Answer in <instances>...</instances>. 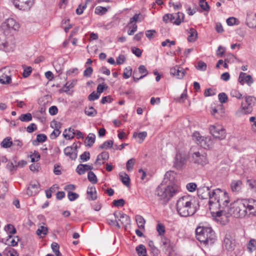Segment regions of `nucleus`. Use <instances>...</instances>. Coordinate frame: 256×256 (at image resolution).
Masks as SVG:
<instances>
[{"instance_id":"nucleus-57","label":"nucleus","mask_w":256,"mask_h":256,"mask_svg":"<svg viewBox=\"0 0 256 256\" xmlns=\"http://www.w3.org/2000/svg\"><path fill=\"white\" fill-rule=\"evenodd\" d=\"M196 68L198 70L204 71L206 69V64L202 61H200L198 62V66H196Z\"/></svg>"},{"instance_id":"nucleus-35","label":"nucleus","mask_w":256,"mask_h":256,"mask_svg":"<svg viewBox=\"0 0 256 256\" xmlns=\"http://www.w3.org/2000/svg\"><path fill=\"white\" fill-rule=\"evenodd\" d=\"M138 69L139 72L142 74H144L141 76L140 77H139L138 78H137L136 80H135V82H138V80L143 78L148 74V72L146 66L144 65H140L138 67Z\"/></svg>"},{"instance_id":"nucleus-24","label":"nucleus","mask_w":256,"mask_h":256,"mask_svg":"<svg viewBox=\"0 0 256 256\" xmlns=\"http://www.w3.org/2000/svg\"><path fill=\"white\" fill-rule=\"evenodd\" d=\"M96 136L92 133H90L86 138L84 144L86 146L92 147L95 142Z\"/></svg>"},{"instance_id":"nucleus-10","label":"nucleus","mask_w":256,"mask_h":256,"mask_svg":"<svg viewBox=\"0 0 256 256\" xmlns=\"http://www.w3.org/2000/svg\"><path fill=\"white\" fill-rule=\"evenodd\" d=\"M188 158V156L184 153H177L174 158V166L177 170L182 169L187 162Z\"/></svg>"},{"instance_id":"nucleus-5","label":"nucleus","mask_w":256,"mask_h":256,"mask_svg":"<svg viewBox=\"0 0 256 256\" xmlns=\"http://www.w3.org/2000/svg\"><path fill=\"white\" fill-rule=\"evenodd\" d=\"M197 239L204 243H213L216 238L214 232L211 228L198 226L196 230Z\"/></svg>"},{"instance_id":"nucleus-18","label":"nucleus","mask_w":256,"mask_h":256,"mask_svg":"<svg viewBox=\"0 0 256 256\" xmlns=\"http://www.w3.org/2000/svg\"><path fill=\"white\" fill-rule=\"evenodd\" d=\"M185 71L180 67L175 66L170 70V74L174 76H176L178 78H182L185 74Z\"/></svg>"},{"instance_id":"nucleus-26","label":"nucleus","mask_w":256,"mask_h":256,"mask_svg":"<svg viewBox=\"0 0 256 256\" xmlns=\"http://www.w3.org/2000/svg\"><path fill=\"white\" fill-rule=\"evenodd\" d=\"M188 32L189 36L188 37V40L191 42H195L198 38V32L196 30L193 28H190Z\"/></svg>"},{"instance_id":"nucleus-37","label":"nucleus","mask_w":256,"mask_h":256,"mask_svg":"<svg viewBox=\"0 0 256 256\" xmlns=\"http://www.w3.org/2000/svg\"><path fill=\"white\" fill-rule=\"evenodd\" d=\"M20 239L18 236L13 238L11 235H9L6 239V241L9 242L12 246H16L18 244V242Z\"/></svg>"},{"instance_id":"nucleus-28","label":"nucleus","mask_w":256,"mask_h":256,"mask_svg":"<svg viewBox=\"0 0 256 256\" xmlns=\"http://www.w3.org/2000/svg\"><path fill=\"white\" fill-rule=\"evenodd\" d=\"M48 228L44 226H40L36 232V234L40 238H42L47 234Z\"/></svg>"},{"instance_id":"nucleus-29","label":"nucleus","mask_w":256,"mask_h":256,"mask_svg":"<svg viewBox=\"0 0 256 256\" xmlns=\"http://www.w3.org/2000/svg\"><path fill=\"white\" fill-rule=\"evenodd\" d=\"M118 220L121 222L122 224L124 226H126L130 224V218L124 214H122Z\"/></svg>"},{"instance_id":"nucleus-9","label":"nucleus","mask_w":256,"mask_h":256,"mask_svg":"<svg viewBox=\"0 0 256 256\" xmlns=\"http://www.w3.org/2000/svg\"><path fill=\"white\" fill-rule=\"evenodd\" d=\"M245 100L248 106H243V102H242L240 112L244 114H250L252 110V106L256 102V98L252 96H246Z\"/></svg>"},{"instance_id":"nucleus-23","label":"nucleus","mask_w":256,"mask_h":256,"mask_svg":"<svg viewBox=\"0 0 256 256\" xmlns=\"http://www.w3.org/2000/svg\"><path fill=\"white\" fill-rule=\"evenodd\" d=\"M252 202L246 200V204L245 208H246V214L249 212V214H256V206L254 204H251Z\"/></svg>"},{"instance_id":"nucleus-6","label":"nucleus","mask_w":256,"mask_h":256,"mask_svg":"<svg viewBox=\"0 0 256 256\" xmlns=\"http://www.w3.org/2000/svg\"><path fill=\"white\" fill-rule=\"evenodd\" d=\"M192 136L195 138L196 143L205 149L210 148L213 145V140L210 136H201L198 132H194Z\"/></svg>"},{"instance_id":"nucleus-17","label":"nucleus","mask_w":256,"mask_h":256,"mask_svg":"<svg viewBox=\"0 0 256 256\" xmlns=\"http://www.w3.org/2000/svg\"><path fill=\"white\" fill-rule=\"evenodd\" d=\"M50 126L52 128H54V130L50 134V137L51 139L54 140L60 134V128H61V124L60 122L53 120L50 124Z\"/></svg>"},{"instance_id":"nucleus-19","label":"nucleus","mask_w":256,"mask_h":256,"mask_svg":"<svg viewBox=\"0 0 256 256\" xmlns=\"http://www.w3.org/2000/svg\"><path fill=\"white\" fill-rule=\"evenodd\" d=\"M6 68L0 70V82L2 84H10L11 78L10 75L6 74Z\"/></svg>"},{"instance_id":"nucleus-7","label":"nucleus","mask_w":256,"mask_h":256,"mask_svg":"<svg viewBox=\"0 0 256 256\" xmlns=\"http://www.w3.org/2000/svg\"><path fill=\"white\" fill-rule=\"evenodd\" d=\"M224 246L228 251L234 250L236 247V236L234 232H226L224 240Z\"/></svg>"},{"instance_id":"nucleus-4","label":"nucleus","mask_w":256,"mask_h":256,"mask_svg":"<svg viewBox=\"0 0 256 256\" xmlns=\"http://www.w3.org/2000/svg\"><path fill=\"white\" fill-rule=\"evenodd\" d=\"M246 200H237L232 202L227 208V213L236 218H244L246 214Z\"/></svg>"},{"instance_id":"nucleus-21","label":"nucleus","mask_w":256,"mask_h":256,"mask_svg":"<svg viewBox=\"0 0 256 256\" xmlns=\"http://www.w3.org/2000/svg\"><path fill=\"white\" fill-rule=\"evenodd\" d=\"M242 182L240 180H234L230 184V188L232 192H238L242 190Z\"/></svg>"},{"instance_id":"nucleus-45","label":"nucleus","mask_w":256,"mask_h":256,"mask_svg":"<svg viewBox=\"0 0 256 256\" xmlns=\"http://www.w3.org/2000/svg\"><path fill=\"white\" fill-rule=\"evenodd\" d=\"M108 12V9L106 7L98 6L95 9V13L97 14L102 16Z\"/></svg>"},{"instance_id":"nucleus-8","label":"nucleus","mask_w":256,"mask_h":256,"mask_svg":"<svg viewBox=\"0 0 256 256\" xmlns=\"http://www.w3.org/2000/svg\"><path fill=\"white\" fill-rule=\"evenodd\" d=\"M210 133L216 138L222 140L226 136V132L224 128L218 124L211 125L209 128Z\"/></svg>"},{"instance_id":"nucleus-2","label":"nucleus","mask_w":256,"mask_h":256,"mask_svg":"<svg viewBox=\"0 0 256 256\" xmlns=\"http://www.w3.org/2000/svg\"><path fill=\"white\" fill-rule=\"evenodd\" d=\"M178 187L174 184L169 183L166 186L161 184L156 188L155 194L158 197L159 200H162L163 203L165 204L178 192Z\"/></svg>"},{"instance_id":"nucleus-55","label":"nucleus","mask_w":256,"mask_h":256,"mask_svg":"<svg viewBox=\"0 0 256 256\" xmlns=\"http://www.w3.org/2000/svg\"><path fill=\"white\" fill-rule=\"evenodd\" d=\"M156 230L160 235L162 236L165 232V227L163 224H158L156 226Z\"/></svg>"},{"instance_id":"nucleus-59","label":"nucleus","mask_w":256,"mask_h":256,"mask_svg":"<svg viewBox=\"0 0 256 256\" xmlns=\"http://www.w3.org/2000/svg\"><path fill=\"white\" fill-rule=\"evenodd\" d=\"M108 88V86L106 84H100L97 86L96 88V93L100 94L102 92H103L104 90L107 89Z\"/></svg>"},{"instance_id":"nucleus-60","label":"nucleus","mask_w":256,"mask_h":256,"mask_svg":"<svg viewBox=\"0 0 256 256\" xmlns=\"http://www.w3.org/2000/svg\"><path fill=\"white\" fill-rule=\"evenodd\" d=\"M6 230L9 234H14L16 232V230L14 226L10 224H8L5 228Z\"/></svg>"},{"instance_id":"nucleus-52","label":"nucleus","mask_w":256,"mask_h":256,"mask_svg":"<svg viewBox=\"0 0 256 256\" xmlns=\"http://www.w3.org/2000/svg\"><path fill=\"white\" fill-rule=\"evenodd\" d=\"M200 7L205 11H208L210 10V6L206 2L205 0H200Z\"/></svg>"},{"instance_id":"nucleus-32","label":"nucleus","mask_w":256,"mask_h":256,"mask_svg":"<svg viewBox=\"0 0 256 256\" xmlns=\"http://www.w3.org/2000/svg\"><path fill=\"white\" fill-rule=\"evenodd\" d=\"M47 139V137L46 134H38L36 136V140L32 141V144L34 145L38 144V142H45Z\"/></svg>"},{"instance_id":"nucleus-62","label":"nucleus","mask_w":256,"mask_h":256,"mask_svg":"<svg viewBox=\"0 0 256 256\" xmlns=\"http://www.w3.org/2000/svg\"><path fill=\"white\" fill-rule=\"evenodd\" d=\"M80 159L83 162H86L90 158V154L88 152H84L80 156Z\"/></svg>"},{"instance_id":"nucleus-34","label":"nucleus","mask_w":256,"mask_h":256,"mask_svg":"<svg viewBox=\"0 0 256 256\" xmlns=\"http://www.w3.org/2000/svg\"><path fill=\"white\" fill-rule=\"evenodd\" d=\"M136 220L139 228H144L146 221L142 216L136 215Z\"/></svg>"},{"instance_id":"nucleus-54","label":"nucleus","mask_w":256,"mask_h":256,"mask_svg":"<svg viewBox=\"0 0 256 256\" xmlns=\"http://www.w3.org/2000/svg\"><path fill=\"white\" fill-rule=\"evenodd\" d=\"M219 101L221 103H225L228 100V98L227 95L224 92H221L218 96Z\"/></svg>"},{"instance_id":"nucleus-47","label":"nucleus","mask_w":256,"mask_h":256,"mask_svg":"<svg viewBox=\"0 0 256 256\" xmlns=\"http://www.w3.org/2000/svg\"><path fill=\"white\" fill-rule=\"evenodd\" d=\"M175 173L173 171L167 172L164 175V180H168L170 183L174 179Z\"/></svg>"},{"instance_id":"nucleus-11","label":"nucleus","mask_w":256,"mask_h":256,"mask_svg":"<svg viewBox=\"0 0 256 256\" xmlns=\"http://www.w3.org/2000/svg\"><path fill=\"white\" fill-rule=\"evenodd\" d=\"M192 156V160L195 164L204 166L208 162L207 154L203 151L194 152Z\"/></svg>"},{"instance_id":"nucleus-15","label":"nucleus","mask_w":256,"mask_h":256,"mask_svg":"<svg viewBox=\"0 0 256 256\" xmlns=\"http://www.w3.org/2000/svg\"><path fill=\"white\" fill-rule=\"evenodd\" d=\"M78 146L75 143H74L72 146L66 147L64 152V154L68 156L72 160H75L78 156Z\"/></svg>"},{"instance_id":"nucleus-53","label":"nucleus","mask_w":256,"mask_h":256,"mask_svg":"<svg viewBox=\"0 0 256 256\" xmlns=\"http://www.w3.org/2000/svg\"><path fill=\"white\" fill-rule=\"evenodd\" d=\"M247 74L243 72H240L239 75L238 81L242 84L244 85L246 82V78Z\"/></svg>"},{"instance_id":"nucleus-25","label":"nucleus","mask_w":256,"mask_h":256,"mask_svg":"<svg viewBox=\"0 0 256 256\" xmlns=\"http://www.w3.org/2000/svg\"><path fill=\"white\" fill-rule=\"evenodd\" d=\"M119 176L120 180L126 186H129L130 185V178L128 174L126 172H120Z\"/></svg>"},{"instance_id":"nucleus-38","label":"nucleus","mask_w":256,"mask_h":256,"mask_svg":"<svg viewBox=\"0 0 256 256\" xmlns=\"http://www.w3.org/2000/svg\"><path fill=\"white\" fill-rule=\"evenodd\" d=\"M68 131L72 134V136H70V134H68L66 133L67 130L66 129L63 133V136L64 138L67 140H70L74 138V136L75 135V132L76 130H75L74 128H70L68 129Z\"/></svg>"},{"instance_id":"nucleus-41","label":"nucleus","mask_w":256,"mask_h":256,"mask_svg":"<svg viewBox=\"0 0 256 256\" xmlns=\"http://www.w3.org/2000/svg\"><path fill=\"white\" fill-rule=\"evenodd\" d=\"M88 180L93 184H96L98 182V178L96 174L92 171H90L88 172Z\"/></svg>"},{"instance_id":"nucleus-61","label":"nucleus","mask_w":256,"mask_h":256,"mask_svg":"<svg viewBox=\"0 0 256 256\" xmlns=\"http://www.w3.org/2000/svg\"><path fill=\"white\" fill-rule=\"evenodd\" d=\"M7 169L10 172L16 170L17 169V165L14 164L12 162H8L6 164Z\"/></svg>"},{"instance_id":"nucleus-46","label":"nucleus","mask_w":256,"mask_h":256,"mask_svg":"<svg viewBox=\"0 0 256 256\" xmlns=\"http://www.w3.org/2000/svg\"><path fill=\"white\" fill-rule=\"evenodd\" d=\"M230 94L231 96L238 100L242 98V94L236 89H232L230 92Z\"/></svg>"},{"instance_id":"nucleus-39","label":"nucleus","mask_w":256,"mask_h":256,"mask_svg":"<svg viewBox=\"0 0 256 256\" xmlns=\"http://www.w3.org/2000/svg\"><path fill=\"white\" fill-rule=\"evenodd\" d=\"M109 158V154L107 152H103L99 154L96 158V162H98L101 160H108Z\"/></svg>"},{"instance_id":"nucleus-64","label":"nucleus","mask_w":256,"mask_h":256,"mask_svg":"<svg viewBox=\"0 0 256 256\" xmlns=\"http://www.w3.org/2000/svg\"><path fill=\"white\" fill-rule=\"evenodd\" d=\"M246 20V24L250 28H254L256 27V19L254 18L250 20L249 18H248Z\"/></svg>"},{"instance_id":"nucleus-63","label":"nucleus","mask_w":256,"mask_h":256,"mask_svg":"<svg viewBox=\"0 0 256 256\" xmlns=\"http://www.w3.org/2000/svg\"><path fill=\"white\" fill-rule=\"evenodd\" d=\"M187 190L190 192H194L196 188V184L194 182H190L186 184Z\"/></svg>"},{"instance_id":"nucleus-30","label":"nucleus","mask_w":256,"mask_h":256,"mask_svg":"<svg viewBox=\"0 0 256 256\" xmlns=\"http://www.w3.org/2000/svg\"><path fill=\"white\" fill-rule=\"evenodd\" d=\"M147 136V132H142L139 133L134 132L133 134V137L134 138H138L140 139L138 142L142 143Z\"/></svg>"},{"instance_id":"nucleus-44","label":"nucleus","mask_w":256,"mask_h":256,"mask_svg":"<svg viewBox=\"0 0 256 256\" xmlns=\"http://www.w3.org/2000/svg\"><path fill=\"white\" fill-rule=\"evenodd\" d=\"M114 142L112 140H109L104 142L102 144L100 145L98 147V149H108L111 148L113 146Z\"/></svg>"},{"instance_id":"nucleus-27","label":"nucleus","mask_w":256,"mask_h":256,"mask_svg":"<svg viewBox=\"0 0 256 256\" xmlns=\"http://www.w3.org/2000/svg\"><path fill=\"white\" fill-rule=\"evenodd\" d=\"M174 246L172 244L170 246L162 247V250L164 251L168 256H175L176 252L174 250Z\"/></svg>"},{"instance_id":"nucleus-3","label":"nucleus","mask_w":256,"mask_h":256,"mask_svg":"<svg viewBox=\"0 0 256 256\" xmlns=\"http://www.w3.org/2000/svg\"><path fill=\"white\" fill-rule=\"evenodd\" d=\"M212 200L209 201L208 204L210 206H214L218 207L219 209L227 210L228 204L230 202L228 194L226 192H223L220 188L213 190Z\"/></svg>"},{"instance_id":"nucleus-1","label":"nucleus","mask_w":256,"mask_h":256,"mask_svg":"<svg viewBox=\"0 0 256 256\" xmlns=\"http://www.w3.org/2000/svg\"><path fill=\"white\" fill-rule=\"evenodd\" d=\"M195 200L190 196H184L177 200L178 213L183 217L192 216L197 210Z\"/></svg>"},{"instance_id":"nucleus-14","label":"nucleus","mask_w":256,"mask_h":256,"mask_svg":"<svg viewBox=\"0 0 256 256\" xmlns=\"http://www.w3.org/2000/svg\"><path fill=\"white\" fill-rule=\"evenodd\" d=\"M15 7L20 10H28L33 4V0H12Z\"/></svg>"},{"instance_id":"nucleus-36","label":"nucleus","mask_w":256,"mask_h":256,"mask_svg":"<svg viewBox=\"0 0 256 256\" xmlns=\"http://www.w3.org/2000/svg\"><path fill=\"white\" fill-rule=\"evenodd\" d=\"M176 20L174 22V24L176 25H180L183 21L184 15L183 13L178 12L176 14Z\"/></svg>"},{"instance_id":"nucleus-40","label":"nucleus","mask_w":256,"mask_h":256,"mask_svg":"<svg viewBox=\"0 0 256 256\" xmlns=\"http://www.w3.org/2000/svg\"><path fill=\"white\" fill-rule=\"evenodd\" d=\"M32 116L30 113L22 114L19 117V120L22 122H28L32 120Z\"/></svg>"},{"instance_id":"nucleus-49","label":"nucleus","mask_w":256,"mask_h":256,"mask_svg":"<svg viewBox=\"0 0 256 256\" xmlns=\"http://www.w3.org/2000/svg\"><path fill=\"white\" fill-rule=\"evenodd\" d=\"M135 164V160L134 158L130 159L126 162V168L128 171H131Z\"/></svg>"},{"instance_id":"nucleus-56","label":"nucleus","mask_w":256,"mask_h":256,"mask_svg":"<svg viewBox=\"0 0 256 256\" xmlns=\"http://www.w3.org/2000/svg\"><path fill=\"white\" fill-rule=\"evenodd\" d=\"M79 196V195L76 193L72 192H69L68 194V200L70 201H74L77 199Z\"/></svg>"},{"instance_id":"nucleus-20","label":"nucleus","mask_w":256,"mask_h":256,"mask_svg":"<svg viewBox=\"0 0 256 256\" xmlns=\"http://www.w3.org/2000/svg\"><path fill=\"white\" fill-rule=\"evenodd\" d=\"M93 169V166L86 164H80L78 166L76 172L80 175L84 174L86 171L91 170Z\"/></svg>"},{"instance_id":"nucleus-42","label":"nucleus","mask_w":256,"mask_h":256,"mask_svg":"<svg viewBox=\"0 0 256 256\" xmlns=\"http://www.w3.org/2000/svg\"><path fill=\"white\" fill-rule=\"evenodd\" d=\"M149 246L150 248V251L153 256H158L160 250L156 247L154 246V242L152 241H150L149 242Z\"/></svg>"},{"instance_id":"nucleus-13","label":"nucleus","mask_w":256,"mask_h":256,"mask_svg":"<svg viewBox=\"0 0 256 256\" xmlns=\"http://www.w3.org/2000/svg\"><path fill=\"white\" fill-rule=\"evenodd\" d=\"M16 48V41L13 36H10L7 38L6 40L4 39L2 42L1 50L6 52H12Z\"/></svg>"},{"instance_id":"nucleus-16","label":"nucleus","mask_w":256,"mask_h":256,"mask_svg":"<svg viewBox=\"0 0 256 256\" xmlns=\"http://www.w3.org/2000/svg\"><path fill=\"white\" fill-rule=\"evenodd\" d=\"M2 26L10 30H17L20 28V24L12 18H10L5 21Z\"/></svg>"},{"instance_id":"nucleus-51","label":"nucleus","mask_w":256,"mask_h":256,"mask_svg":"<svg viewBox=\"0 0 256 256\" xmlns=\"http://www.w3.org/2000/svg\"><path fill=\"white\" fill-rule=\"evenodd\" d=\"M161 242L162 243V246L163 247L170 246V244H172V243L171 242L170 240L168 238H167L164 236H162Z\"/></svg>"},{"instance_id":"nucleus-58","label":"nucleus","mask_w":256,"mask_h":256,"mask_svg":"<svg viewBox=\"0 0 256 256\" xmlns=\"http://www.w3.org/2000/svg\"><path fill=\"white\" fill-rule=\"evenodd\" d=\"M113 204L116 207L122 206L125 204V201L124 199L120 198L113 201Z\"/></svg>"},{"instance_id":"nucleus-22","label":"nucleus","mask_w":256,"mask_h":256,"mask_svg":"<svg viewBox=\"0 0 256 256\" xmlns=\"http://www.w3.org/2000/svg\"><path fill=\"white\" fill-rule=\"evenodd\" d=\"M87 198L90 200H96L97 198L96 192L94 186H88L87 190Z\"/></svg>"},{"instance_id":"nucleus-50","label":"nucleus","mask_w":256,"mask_h":256,"mask_svg":"<svg viewBox=\"0 0 256 256\" xmlns=\"http://www.w3.org/2000/svg\"><path fill=\"white\" fill-rule=\"evenodd\" d=\"M132 73V68H131V67H130V66L127 67L124 70V72L123 74V77L124 78L127 79L131 76Z\"/></svg>"},{"instance_id":"nucleus-12","label":"nucleus","mask_w":256,"mask_h":256,"mask_svg":"<svg viewBox=\"0 0 256 256\" xmlns=\"http://www.w3.org/2000/svg\"><path fill=\"white\" fill-rule=\"evenodd\" d=\"M210 188L211 186H204L198 188L197 194L198 198L202 200L209 198V201H211L213 190H211Z\"/></svg>"},{"instance_id":"nucleus-31","label":"nucleus","mask_w":256,"mask_h":256,"mask_svg":"<svg viewBox=\"0 0 256 256\" xmlns=\"http://www.w3.org/2000/svg\"><path fill=\"white\" fill-rule=\"evenodd\" d=\"M136 250L138 253V256H146V247L143 244H140L138 246Z\"/></svg>"},{"instance_id":"nucleus-43","label":"nucleus","mask_w":256,"mask_h":256,"mask_svg":"<svg viewBox=\"0 0 256 256\" xmlns=\"http://www.w3.org/2000/svg\"><path fill=\"white\" fill-rule=\"evenodd\" d=\"M84 112L87 116H94L97 114L96 110L92 106L86 108Z\"/></svg>"},{"instance_id":"nucleus-48","label":"nucleus","mask_w":256,"mask_h":256,"mask_svg":"<svg viewBox=\"0 0 256 256\" xmlns=\"http://www.w3.org/2000/svg\"><path fill=\"white\" fill-rule=\"evenodd\" d=\"M256 246V240L254 239H251L248 242L247 248L250 252H253V248Z\"/></svg>"},{"instance_id":"nucleus-33","label":"nucleus","mask_w":256,"mask_h":256,"mask_svg":"<svg viewBox=\"0 0 256 256\" xmlns=\"http://www.w3.org/2000/svg\"><path fill=\"white\" fill-rule=\"evenodd\" d=\"M12 145V142L10 138L6 137L4 138L0 143V146L4 148H9Z\"/></svg>"}]
</instances>
